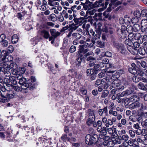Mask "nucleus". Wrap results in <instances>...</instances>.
<instances>
[{"label": "nucleus", "instance_id": "nucleus-1", "mask_svg": "<svg viewBox=\"0 0 147 147\" xmlns=\"http://www.w3.org/2000/svg\"><path fill=\"white\" fill-rule=\"evenodd\" d=\"M12 60L11 56L9 55L7 53L2 56L0 58V72L1 71L8 70L9 65L7 63V62Z\"/></svg>", "mask_w": 147, "mask_h": 147}, {"label": "nucleus", "instance_id": "nucleus-2", "mask_svg": "<svg viewBox=\"0 0 147 147\" xmlns=\"http://www.w3.org/2000/svg\"><path fill=\"white\" fill-rule=\"evenodd\" d=\"M97 136L95 134L93 136L90 134L87 135L85 137L86 144L88 145H91L97 142Z\"/></svg>", "mask_w": 147, "mask_h": 147}, {"label": "nucleus", "instance_id": "nucleus-3", "mask_svg": "<svg viewBox=\"0 0 147 147\" xmlns=\"http://www.w3.org/2000/svg\"><path fill=\"white\" fill-rule=\"evenodd\" d=\"M146 106L144 105L143 102H137L131 104L129 106V109L132 110L135 109L136 110L144 109H146Z\"/></svg>", "mask_w": 147, "mask_h": 147}, {"label": "nucleus", "instance_id": "nucleus-4", "mask_svg": "<svg viewBox=\"0 0 147 147\" xmlns=\"http://www.w3.org/2000/svg\"><path fill=\"white\" fill-rule=\"evenodd\" d=\"M113 45L122 54L124 55L127 53V51L126 50L123 44L114 42H113Z\"/></svg>", "mask_w": 147, "mask_h": 147}, {"label": "nucleus", "instance_id": "nucleus-5", "mask_svg": "<svg viewBox=\"0 0 147 147\" xmlns=\"http://www.w3.org/2000/svg\"><path fill=\"white\" fill-rule=\"evenodd\" d=\"M88 112V113L89 118L87 120V123L88 125H90L95 120L94 111L92 110L89 109Z\"/></svg>", "mask_w": 147, "mask_h": 147}, {"label": "nucleus", "instance_id": "nucleus-6", "mask_svg": "<svg viewBox=\"0 0 147 147\" xmlns=\"http://www.w3.org/2000/svg\"><path fill=\"white\" fill-rule=\"evenodd\" d=\"M90 46V45L86 42H85L84 45H80V48L78 52V53L80 54L81 53L83 54L86 53L89 50L86 47H89Z\"/></svg>", "mask_w": 147, "mask_h": 147}, {"label": "nucleus", "instance_id": "nucleus-7", "mask_svg": "<svg viewBox=\"0 0 147 147\" xmlns=\"http://www.w3.org/2000/svg\"><path fill=\"white\" fill-rule=\"evenodd\" d=\"M128 37V39L132 41L138 40L140 39L141 37V34L139 33H133L129 34Z\"/></svg>", "mask_w": 147, "mask_h": 147}, {"label": "nucleus", "instance_id": "nucleus-8", "mask_svg": "<svg viewBox=\"0 0 147 147\" xmlns=\"http://www.w3.org/2000/svg\"><path fill=\"white\" fill-rule=\"evenodd\" d=\"M22 77V76L21 77H20V78H19V84L21 85L22 89L24 90H28L27 85H28V84H27V83H26V78Z\"/></svg>", "mask_w": 147, "mask_h": 147}, {"label": "nucleus", "instance_id": "nucleus-9", "mask_svg": "<svg viewBox=\"0 0 147 147\" xmlns=\"http://www.w3.org/2000/svg\"><path fill=\"white\" fill-rule=\"evenodd\" d=\"M141 31L145 34H147V19L142 20L141 23Z\"/></svg>", "mask_w": 147, "mask_h": 147}, {"label": "nucleus", "instance_id": "nucleus-10", "mask_svg": "<svg viewBox=\"0 0 147 147\" xmlns=\"http://www.w3.org/2000/svg\"><path fill=\"white\" fill-rule=\"evenodd\" d=\"M124 23L126 24H130L131 21L133 23H136L138 21V19L136 18H133L131 20V18L128 16H125L124 18Z\"/></svg>", "mask_w": 147, "mask_h": 147}, {"label": "nucleus", "instance_id": "nucleus-11", "mask_svg": "<svg viewBox=\"0 0 147 147\" xmlns=\"http://www.w3.org/2000/svg\"><path fill=\"white\" fill-rule=\"evenodd\" d=\"M83 5V7L85 10H90L93 7L92 3L89 0H86L85 3H81Z\"/></svg>", "mask_w": 147, "mask_h": 147}, {"label": "nucleus", "instance_id": "nucleus-12", "mask_svg": "<svg viewBox=\"0 0 147 147\" xmlns=\"http://www.w3.org/2000/svg\"><path fill=\"white\" fill-rule=\"evenodd\" d=\"M87 61H89L90 63L88 65V67H90L94 66V62L95 61V59L92 56H89L86 59Z\"/></svg>", "mask_w": 147, "mask_h": 147}, {"label": "nucleus", "instance_id": "nucleus-13", "mask_svg": "<svg viewBox=\"0 0 147 147\" xmlns=\"http://www.w3.org/2000/svg\"><path fill=\"white\" fill-rule=\"evenodd\" d=\"M50 32L52 36L54 38H56L61 34L60 32L57 31L55 29H50Z\"/></svg>", "mask_w": 147, "mask_h": 147}, {"label": "nucleus", "instance_id": "nucleus-14", "mask_svg": "<svg viewBox=\"0 0 147 147\" xmlns=\"http://www.w3.org/2000/svg\"><path fill=\"white\" fill-rule=\"evenodd\" d=\"M40 35L46 39H48L50 34L48 31L45 30H42L40 31Z\"/></svg>", "mask_w": 147, "mask_h": 147}, {"label": "nucleus", "instance_id": "nucleus-15", "mask_svg": "<svg viewBox=\"0 0 147 147\" xmlns=\"http://www.w3.org/2000/svg\"><path fill=\"white\" fill-rule=\"evenodd\" d=\"M15 78L16 77L14 76L9 77V79L6 80L7 83H11L14 85H16L17 84V82Z\"/></svg>", "mask_w": 147, "mask_h": 147}, {"label": "nucleus", "instance_id": "nucleus-16", "mask_svg": "<svg viewBox=\"0 0 147 147\" xmlns=\"http://www.w3.org/2000/svg\"><path fill=\"white\" fill-rule=\"evenodd\" d=\"M117 32L119 35L121 34L125 35V33L126 32L125 27V26H122L121 29L117 28Z\"/></svg>", "mask_w": 147, "mask_h": 147}, {"label": "nucleus", "instance_id": "nucleus-17", "mask_svg": "<svg viewBox=\"0 0 147 147\" xmlns=\"http://www.w3.org/2000/svg\"><path fill=\"white\" fill-rule=\"evenodd\" d=\"M131 94L130 91L128 90H126L122 92L121 93H119L117 94L119 97H122L124 96H127Z\"/></svg>", "mask_w": 147, "mask_h": 147}, {"label": "nucleus", "instance_id": "nucleus-18", "mask_svg": "<svg viewBox=\"0 0 147 147\" xmlns=\"http://www.w3.org/2000/svg\"><path fill=\"white\" fill-rule=\"evenodd\" d=\"M112 85V87H116L117 86V85H116L115 82H112V83H111L110 82H106L105 84H104V89H107L108 87Z\"/></svg>", "mask_w": 147, "mask_h": 147}, {"label": "nucleus", "instance_id": "nucleus-19", "mask_svg": "<svg viewBox=\"0 0 147 147\" xmlns=\"http://www.w3.org/2000/svg\"><path fill=\"white\" fill-rule=\"evenodd\" d=\"M107 112V106L102 109H99L98 111V114L100 116H102L104 113L106 114Z\"/></svg>", "mask_w": 147, "mask_h": 147}, {"label": "nucleus", "instance_id": "nucleus-20", "mask_svg": "<svg viewBox=\"0 0 147 147\" xmlns=\"http://www.w3.org/2000/svg\"><path fill=\"white\" fill-rule=\"evenodd\" d=\"M83 57H78L76 60L74 65L76 66L77 67H79L80 65L82 62Z\"/></svg>", "mask_w": 147, "mask_h": 147}, {"label": "nucleus", "instance_id": "nucleus-21", "mask_svg": "<svg viewBox=\"0 0 147 147\" xmlns=\"http://www.w3.org/2000/svg\"><path fill=\"white\" fill-rule=\"evenodd\" d=\"M48 4L51 6H56L59 5V3L55 0H49Z\"/></svg>", "mask_w": 147, "mask_h": 147}, {"label": "nucleus", "instance_id": "nucleus-22", "mask_svg": "<svg viewBox=\"0 0 147 147\" xmlns=\"http://www.w3.org/2000/svg\"><path fill=\"white\" fill-rule=\"evenodd\" d=\"M139 100V97L137 95H134L129 98V100L131 102H136L138 101Z\"/></svg>", "mask_w": 147, "mask_h": 147}, {"label": "nucleus", "instance_id": "nucleus-23", "mask_svg": "<svg viewBox=\"0 0 147 147\" xmlns=\"http://www.w3.org/2000/svg\"><path fill=\"white\" fill-rule=\"evenodd\" d=\"M28 85H27V89H28L30 90H33L35 88V83L33 82L31 83H28L27 82Z\"/></svg>", "mask_w": 147, "mask_h": 147}, {"label": "nucleus", "instance_id": "nucleus-24", "mask_svg": "<svg viewBox=\"0 0 147 147\" xmlns=\"http://www.w3.org/2000/svg\"><path fill=\"white\" fill-rule=\"evenodd\" d=\"M109 94V91L108 90H104L102 93L100 97V99H102L106 97Z\"/></svg>", "mask_w": 147, "mask_h": 147}, {"label": "nucleus", "instance_id": "nucleus-25", "mask_svg": "<svg viewBox=\"0 0 147 147\" xmlns=\"http://www.w3.org/2000/svg\"><path fill=\"white\" fill-rule=\"evenodd\" d=\"M133 30L135 32H138L141 30V27L140 24L137 23L134 24L133 26Z\"/></svg>", "mask_w": 147, "mask_h": 147}, {"label": "nucleus", "instance_id": "nucleus-26", "mask_svg": "<svg viewBox=\"0 0 147 147\" xmlns=\"http://www.w3.org/2000/svg\"><path fill=\"white\" fill-rule=\"evenodd\" d=\"M18 40V37L17 34L13 35L12 37L11 41L12 43L13 44L16 43Z\"/></svg>", "mask_w": 147, "mask_h": 147}, {"label": "nucleus", "instance_id": "nucleus-27", "mask_svg": "<svg viewBox=\"0 0 147 147\" xmlns=\"http://www.w3.org/2000/svg\"><path fill=\"white\" fill-rule=\"evenodd\" d=\"M119 135L120 136V138H121L122 141H127L129 138V136L127 134L121 135V134L119 133Z\"/></svg>", "mask_w": 147, "mask_h": 147}, {"label": "nucleus", "instance_id": "nucleus-28", "mask_svg": "<svg viewBox=\"0 0 147 147\" xmlns=\"http://www.w3.org/2000/svg\"><path fill=\"white\" fill-rule=\"evenodd\" d=\"M138 52L139 54L142 55H144L146 53V50L145 48L143 47H140L139 49Z\"/></svg>", "mask_w": 147, "mask_h": 147}, {"label": "nucleus", "instance_id": "nucleus-29", "mask_svg": "<svg viewBox=\"0 0 147 147\" xmlns=\"http://www.w3.org/2000/svg\"><path fill=\"white\" fill-rule=\"evenodd\" d=\"M126 30L127 32L129 34L133 33V31L134 30L133 27L130 25H128L126 27Z\"/></svg>", "mask_w": 147, "mask_h": 147}, {"label": "nucleus", "instance_id": "nucleus-30", "mask_svg": "<svg viewBox=\"0 0 147 147\" xmlns=\"http://www.w3.org/2000/svg\"><path fill=\"white\" fill-rule=\"evenodd\" d=\"M146 84L144 85L142 82H139L138 85V88L143 90H145Z\"/></svg>", "mask_w": 147, "mask_h": 147}, {"label": "nucleus", "instance_id": "nucleus-31", "mask_svg": "<svg viewBox=\"0 0 147 147\" xmlns=\"http://www.w3.org/2000/svg\"><path fill=\"white\" fill-rule=\"evenodd\" d=\"M118 1V0H111V3L115 6H117L122 3L121 1Z\"/></svg>", "mask_w": 147, "mask_h": 147}, {"label": "nucleus", "instance_id": "nucleus-32", "mask_svg": "<svg viewBox=\"0 0 147 147\" xmlns=\"http://www.w3.org/2000/svg\"><path fill=\"white\" fill-rule=\"evenodd\" d=\"M86 73L87 76H91L92 75H93L96 72H94V71L93 69H89L87 70Z\"/></svg>", "mask_w": 147, "mask_h": 147}, {"label": "nucleus", "instance_id": "nucleus-33", "mask_svg": "<svg viewBox=\"0 0 147 147\" xmlns=\"http://www.w3.org/2000/svg\"><path fill=\"white\" fill-rule=\"evenodd\" d=\"M72 36L73 38H75L76 40L80 39L81 37V34L78 33H73L72 34Z\"/></svg>", "mask_w": 147, "mask_h": 147}, {"label": "nucleus", "instance_id": "nucleus-34", "mask_svg": "<svg viewBox=\"0 0 147 147\" xmlns=\"http://www.w3.org/2000/svg\"><path fill=\"white\" fill-rule=\"evenodd\" d=\"M115 142L118 144H120L122 142V141L121 138H120L119 135L114 140Z\"/></svg>", "mask_w": 147, "mask_h": 147}, {"label": "nucleus", "instance_id": "nucleus-35", "mask_svg": "<svg viewBox=\"0 0 147 147\" xmlns=\"http://www.w3.org/2000/svg\"><path fill=\"white\" fill-rule=\"evenodd\" d=\"M4 86L8 92L11 90L13 89V86L10 84H6V86Z\"/></svg>", "mask_w": 147, "mask_h": 147}, {"label": "nucleus", "instance_id": "nucleus-36", "mask_svg": "<svg viewBox=\"0 0 147 147\" xmlns=\"http://www.w3.org/2000/svg\"><path fill=\"white\" fill-rule=\"evenodd\" d=\"M16 96V93H13V94H9L7 92V98H12Z\"/></svg>", "mask_w": 147, "mask_h": 147}, {"label": "nucleus", "instance_id": "nucleus-37", "mask_svg": "<svg viewBox=\"0 0 147 147\" xmlns=\"http://www.w3.org/2000/svg\"><path fill=\"white\" fill-rule=\"evenodd\" d=\"M18 72L17 71V70L14 69L12 71V73L13 74L16 75V76H15V77L17 79H18L19 77H21L22 75L20 74H18Z\"/></svg>", "mask_w": 147, "mask_h": 147}, {"label": "nucleus", "instance_id": "nucleus-38", "mask_svg": "<svg viewBox=\"0 0 147 147\" xmlns=\"http://www.w3.org/2000/svg\"><path fill=\"white\" fill-rule=\"evenodd\" d=\"M129 119L133 122H136L137 121V117L134 115H131L129 116Z\"/></svg>", "mask_w": 147, "mask_h": 147}, {"label": "nucleus", "instance_id": "nucleus-39", "mask_svg": "<svg viewBox=\"0 0 147 147\" xmlns=\"http://www.w3.org/2000/svg\"><path fill=\"white\" fill-rule=\"evenodd\" d=\"M104 43L100 41H97L96 45L98 47H102L104 46Z\"/></svg>", "mask_w": 147, "mask_h": 147}, {"label": "nucleus", "instance_id": "nucleus-40", "mask_svg": "<svg viewBox=\"0 0 147 147\" xmlns=\"http://www.w3.org/2000/svg\"><path fill=\"white\" fill-rule=\"evenodd\" d=\"M8 68H9V69L8 70H5L4 71H1L3 72L4 73L6 77H8L11 74L10 73L9 71L10 69V68L9 67V66L8 67Z\"/></svg>", "mask_w": 147, "mask_h": 147}, {"label": "nucleus", "instance_id": "nucleus-41", "mask_svg": "<svg viewBox=\"0 0 147 147\" xmlns=\"http://www.w3.org/2000/svg\"><path fill=\"white\" fill-rule=\"evenodd\" d=\"M132 41V40L129 39H126L125 41V43L126 45H127L128 46H131L133 44V42Z\"/></svg>", "mask_w": 147, "mask_h": 147}, {"label": "nucleus", "instance_id": "nucleus-42", "mask_svg": "<svg viewBox=\"0 0 147 147\" xmlns=\"http://www.w3.org/2000/svg\"><path fill=\"white\" fill-rule=\"evenodd\" d=\"M133 81L135 82H138L140 80V77L134 76L132 78Z\"/></svg>", "mask_w": 147, "mask_h": 147}, {"label": "nucleus", "instance_id": "nucleus-43", "mask_svg": "<svg viewBox=\"0 0 147 147\" xmlns=\"http://www.w3.org/2000/svg\"><path fill=\"white\" fill-rule=\"evenodd\" d=\"M134 15L136 17L137 19V18H139L141 15L140 11H135L134 12Z\"/></svg>", "mask_w": 147, "mask_h": 147}, {"label": "nucleus", "instance_id": "nucleus-44", "mask_svg": "<svg viewBox=\"0 0 147 147\" xmlns=\"http://www.w3.org/2000/svg\"><path fill=\"white\" fill-rule=\"evenodd\" d=\"M7 51L8 53H12L13 51V47L12 45H9L7 48Z\"/></svg>", "mask_w": 147, "mask_h": 147}, {"label": "nucleus", "instance_id": "nucleus-45", "mask_svg": "<svg viewBox=\"0 0 147 147\" xmlns=\"http://www.w3.org/2000/svg\"><path fill=\"white\" fill-rule=\"evenodd\" d=\"M55 14H51L48 17V19L50 20L54 21L55 20Z\"/></svg>", "mask_w": 147, "mask_h": 147}, {"label": "nucleus", "instance_id": "nucleus-46", "mask_svg": "<svg viewBox=\"0 0 147 147\" xmlns=\"http://www.w3.org/2000/svg\"><path fill=\"white\" fill-rule=\"evenodd\" d=\"M143 71L141 69H139L137 70V74L136 76H142L143 75Z\"/></svg>", "mask_w": 147, "mask_h": 147}, {"label": "nucleus", "instance_id": "nucleus-47", "mask_svg": "<svg viewBox=\"0 0 147 147\" xmlns=\"http://www.w3.org/2000/svg\"><path fill=\"white\" fill-rule=\"evenodd\" d=\"M145 131V129H143L142 130V131H141V130L140 129H138L136 131V134L138 135H140L141 134H142V135H143L144 133H143V132H144Z\"/></svg>", "mask_w": 147, "mask_h": 147}, {"label": "nucleus", "instance_id": "nucleus-48", "mask_svg": "<svg viewBox=\"0 0 147 147\" xmlns=\"http://www.w3.org/2000/svg\"><path fill=\"white\" fill-rule=\"evenodd\" d=\"M76 50V47L74 45L71 46L69 49V51L70 53H74Z\"/></svg>", "mask_w": 147, "mask_h": 147}, {"label": "nucleus", "instance_id": "nucleus-49", "mask_svg": "<svg viewBox=\"0 0 147 147\" xmlns=\"http://www.w3.org/2000/svg\"><path fill=\"white\" fill-rule=\"evenodd\" d=\"M61 138L63 141H65L67 140L69 141L70 139V138L67 137V136L66 134L63 135L61 137Z\"/></svg>", "mask_w": 147, "mask_h": 147}, {"label": "nucleus", "instance_id": "nucleus-50", "mask_svg": "<svg viewBox=\"0 0 147 147\" xmlns=\"http://www.w3.org/2000/svg\"><path fill=\"white\" fill-rule=\"evenodd\" d=\"M141 125L144 128H147V119L141 123Z\"/></svg>", "mask_w": 147, "mask_h": 147}, {"label": "nucleus", "instance_id": "nucleus-51", "mask_svg": "<svg viewBox=\"0 0 147 147\" xmlns=\"http://www.w3.org/2000/svg\"><path fill=\"white\" fill-rule=\"evenodd\" d=\"M141 15L147 17V9H143L141 11Z\"/></svg>", "mask_w": 147, "mask_h": 147}, {"label": "nucleus", "instance_id": "nucleus-52", "mask_svg": "<svg viewBox=\"0 0 147 147\" xmlns=\"http://www.w3.org/2000/svg\"><path fill=\"white\" fill-rule=\"evenodd\" d=\"M129 134L131 137L134 138L135 135V133L134 131L132 130H130L129 131Z\"/></svg>", "mask_w": 147, "mask_h": 147}, {"label": "nucleus", "instance_id": "nucleus-53", "mask_svg": "<svg viewBox=\"0 0 147 147\" xmlns=\"http://www.w3.org/2000/svg\"><path fill=\"white\" fill-rule=\"evenodd\" d=\"M14 89L15 91L17 92H19V91H22L21 90L22 89H20V88L17 86H13L12 89Z\"/></svg>", "mask_w": 147, "mask_h": 147}, {"label": "nucleus", "instance_id": "nucleus-54", "mask_svg": "<svg viewBox=\"0 0 147 147\" xmlns=\"http://www.w3.org/2000/svg\"><path fill=\"white\" fill-rule=\"evenodd\" d=\"M105 71H102L98 74V76L99 78H102L104 77L105 74Z\"/></svg>", "mask_w": 147, "mask_h": 147}, {"label": "nucleus", "instance_id": "nucleus-55", "mask_svg": "<svg viewBox=\"0 0 147 147\" xmlns=\"http://www.w3.org/2000/svg\"><path fill=\"white\" fill-rule=\"evenodd\" d=\"M105 80H106V82H110L111 83H112V79L109 76H107L105 79Z\"/></svg>", "mask_w": 147, "mask_h": 147}, {"label": "nucleus", "instance_id": "nucleus-56", "mask_svg": "<svg viewBox=\"0 0 147 147\" xmlns=\"http://www.w3.org/2000/svg\"><path fill=\"white\" fill-rule=\"evenodd\" d=\"M5 35L3 34H2L0 36V42H3L5 41Z\"/></svg>", "mask_w": 147, "mask_h": 147}, {"label": "nucleus", "instance_id": "nucleus-57", "mask_svg": "<svg viewBox=\"0 0 147 147\" xmlns=\"http://www.w3.org/2000/svg\"><path fill=\"white\" fill-rule=\"evenodd\" d=\"M133 45L134 48L136 49L139 47L140 46V44L137 42L136 41L134 42Z\"/></svg>", "mask_w": 147, "mask_h": 147}, {"label": "nucleus", "instance_id": "nucleus-58", "mask_svg": "<svg viewBox=\"0 0 147 147\" xmlns=\"http://www.w3.org/2000/svg\"><path fill=\"white\" fill-rule=\"evenodd\" d=\"M36 78L34 77L31 76L30 79L28 80L27 82L28 83H31L32 82H34L36 81Z\"/></svg>", "mask_w": 147, "mask_h": 147}, {"label": "nucleus", "instance_id": "nucleus-59", "mask_svg": "<svg viewBox=\"0 0 147 147\" xmlns=\"http://www.w3.org/2000/svg\"><path fill=\"white\" fill-rule=\"evenodd\" d=\"M7 92H4L1 91V96L5 98H7Z\"/></svg>", "mask_w": 147, "mask_h": 147}, {"label": "nucleus", "instance_id": "nucleus-60", "mask_svg": "<svg viewBox=\"0 0 147 147\" xmlns=\"http://www.w3.org/2000/svg\"><path fill=\"white\" fill-rule=\"evenodd\" d=\"M94 55V53L92 51H90L88 52H87L86 53V54L84 55L85 57H86L88 56H90V55Z\"/></svg>", "mask_w": 147, "mask_h": 147}, {"label": "nucleus", "instance_id": "nucleus-61", "mask_svg": "<svg viewBox=\"0 0 147 147\" xmlns=\"http://www.w3.org/2000/svg\"><path fill=\"white\" fill-rule=\"evenodd\" d=\"M138 51L137 49L134 48L132 51H131L130 53L134 55H137L138 53Z\"/></svg>", "mask_w": 147, "mask_h": 147}, {"label": "nucleus", "instance_id": "nucleus-62", "mask_svg": "<svg viewBox=\"0 0 147 147\" xmlns=\"http://www.w3.org/2000/svg\"><path fill=\"white\" fill-rule=\"evenodd\" d=\"M76 25L72 26L71 28V32L73 31V30H76L78 28V26H77Z\"/></svg>", "mask_w": 147, "mask_h": 147}, {"label": "nucleus", "instance_id": "nucleus-63", "mask_svg": "<svg viewBox=\"0 0 147 147\" xmlns=\"http://www.w3.org/2000/svg\"><path fill=\"white\" fill-rule=\"evenodd\" d=\"M105 55L108 57H110L112 56V53L109 51H107L105 53Z\"/></svg>", "mask_w": 147, "mask_h": 147}, {"label": "nucleus", "instance_id": "nucleus-64", "mask_svg": "<svg viewBox=\"0 0 147 147\" xmlns=\"http://www.w3.org/2000/svg\"><path fill=\"white\" fill-rule=\"evenodd\" d=\"M8 42L7 40H5L2 42V45L3 47H6L8 45Z\"/></svg>", "mask_w": 147, "mask_h": 147}]
</instances>
